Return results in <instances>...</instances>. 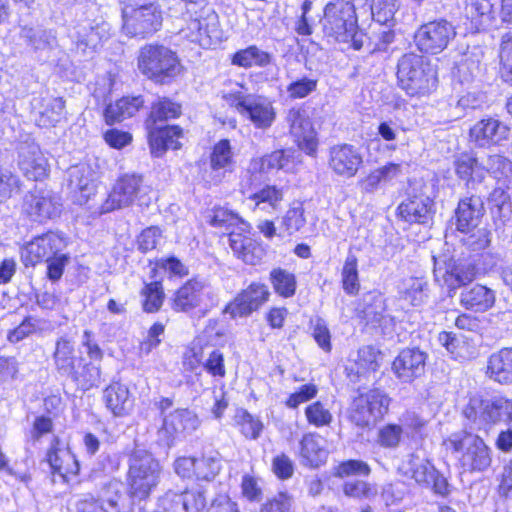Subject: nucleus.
I'll list each match as a JSON object with an SVG mask.
<instances>
[{
  "instance_id": "4468645a",
  "label": "nucleus",
  "mask_w": 512,
  "mask_h": 512,
  "mask_svg": "<svg viewBox=\"0 0 512 512\" xmlns=\"http://www.w3.org/2000/svg\"><path fill=\"white\" fill-rule=\"evenodd\" d=\"M66 246L67 242L63 236L55 232H48L28 242L21 249V258L25 266H35L64 251Z\"/></svg>"
},
{
  "instance_id": "ea45409f",
  "label": "nucleus",
  "mask_w": 512,
  "mask_h": 512,
  "mask_svg": "<svg viewBox=\"0 0 512 512\" xmlns=\"http://www.w3.org/2000/svg\"><path fill=\"white\" fill-rule=\"evenodd\" d=\"M47 462L53 473H57L64 478L68 474H78L80 469L76 456L69 449L55 447L54 443L47 452Z\"/></svg>"
},
{
  "instance_id": "bb28decb",
  "label": "nucleus",
  "mask_w": 512,
  "mask_h": 512,
  "mask_svg": "<svg viewBox=\"0 0 512 512\" xmlns=\"http://www.w3.org/2000/svg\"><path fill=\"white\" fill-rule=\"evenodd\" d=\"M253 123L256 128H269L275 120L276 113L272 103L263 96L248 95L242 115Z\"/></svg>"
},
{
  "instance_id": "4d7b16f0",
  "label": "nucleus",
  "mask_w": 512,
  "mask_h": 512,
  "mask_svg": "<svg viewBox=\"0 0 512 512\" xmlns=\"http://www.w3.org/2000/svg\"><path fill=\"white\" fill-rule=\"evenodd\" d=\"M305 210L302 204L291 207L285 213L281 220V229L288 236L300 231L306 225Z\"/></svg>"
},
{
  "instance_id": "393cba45",
  "label": "nucleus",
  "mask_w": 512,
  "mask_h": 512,
  "mask_svg": "<svg viewBox=\"0 0 512 512\" xmlns=\"http://www.w3.org/2000/svg\"><path fill=\"white\" fill-rule=\"evenodd\" d=\"M149 129V144L152 154L161 156L166 150H176L180 147L178 138L181 129L175 125L146 124Z\"/></svg>"
},
{
  "instance_id": "052dcab7",
  "label": "nucleus",
  "mask_w": 512,
  "mask_h": 512,
  "mask_svg": "<svg viewBox=\"0 0 512 512\" xmlns=\"http://www.w3.org/2000/svg\"><path fill=\"white\" fill-rule=\"evenodd\" d=\"M499 56L501 77L512 85V32L502 36Z\"/></svg>"
},
{
  "instance_id": "f3484780",
  "label": "nucleus",
  "mask_w": 512,
  "mask_h": 512,
  "mask_svg": "<svg viewBox=\"0 0 512 512\" xmlns=\"http://www.w3.org/2000/svg\"><path fill=\"white\" fill-rule=\"evenodd\" d=\"M269 296L270 292L265 284L252 283L226 306L225 311L233 318L249 316L267 302Z\"/></svg>"
},
{
  "instance_id": "412c9836",
  "label": "nucleus",
  "mask_w": 512,
  "mask_h": 512,
  "mask_svg": "<svg viewBox=\"0 0 512 512\" xmlns=\"http://www.w3.org/2000/svg\"><path fill=\"white\" fill-rule=\"evenodd\" d=\"M509 128L501 121L487 118L478 121L470 129V140L479 148H489L507 140Z\"/></svg>"
},
{
  "instance_id": "473e14b6",
  "label": "nucleus",
  "mask_w": 512,
  "mask_h": 512,
  "mask_svg": "<svg viewBox=\"0 0 512 512\" xmlns=\"http://www.w3.org/2000/svg\"><path fill=\"white\" fill-rule=\"evenodd\" d=\"M103 400L106 407L117 417L127 415L132 410L134 403L128 387L119 382L110 384L104 390Z\"/></svg>"
},
{
  "instance_id": "c9c22d12",
  "label": "nucleus",
  "mask_w": 512,
  "mask_h": 512,
  "mask_svg": "<svg viewBox=\"0 0 512 512\" xmlns=\"http://www.w3.org/2000/svg\"><path fill=\"white\" fill-rule=\"evenodd\" d=\"M69 187L74 192H80L82 197L88 199L94 193L97 173L86 163L73 166L69 169Z\"/></svg>"
},
{
  "instance_id": "c03bdc74",
  "label": "nucleus",
  "mask_w": 512,
  "mask_h": 512,
  "mask_svg": "<svg viewBox=\"0 0 512 512\" xmlns=\"http://www.w3.org/2000/svg\"><path fill=\"white\" fill-rule=\"evenodd\" d=\"M270 283L279 296L283 298H291L296 293L297 280L296 276L283 268H274L269 274Z\"/></svg>"
},
{
  "instance_id": "338daca9",
  "label": "nucleus",
  "mask_w": 512,
  "mask_h": 512,
  "mask_svg": "<svg viewBox=\"0 0 512 512\" xmlns=\"http://www.w3.org/2000/svg\"><path fill=\"white\" fill-rule=\"evenodd\" d=\"M255 164L256 159L254 158L250 161L247 170L242 176L240 185L243 193H253L261 187L264 181L266 173L262 169H254Z\"/></svg>"
},
{
  "instance_id": "f8f14e48",
  "label": "nucleus",
  "mask_w": 512,
  "mask_h": 512,
  "mask_svg": "<svg viewBox=\"0 0 512 512\" xmlns=\"http://www.w3.org/2000/svg\"><path fill=\"white\" fill-rule=\"evenodd\" d=\"M455 36L456 31L452 23L439 19L422 25L415 34V42L420 51L438 54Z\"/></svg>"
},
{
  "instance_id": "4be33fe9",
  "label": "nucleus",
  "mask_w": 512,
  "mask_h": 512,
  "mask_svg": "<svg viewBox=\"0 0 512 512\" xmlns=\"http://www.w3.org/2000/svg\"><path fill=\"white\" fill-rule=\"evenodd\" d=\"M454 168L457 176L465 181L468 190L483 192L486 190L484 181L486 179V167L483 166L474 156L463 153L454 161Z\"/></svg>"
},
{
  "instance_id": "6e6d98bb",
  "label": "nucleus",
  "mask_w": 512,
  "mask_h": 512,
  "mask_svg": "<svg viewBox=\"0 0 512 512\" xmlns=\"http://www.w3.org/2000/svg\"><path fill=\"white\" fill-rule=\"evenodd\" d=\"M287 122L290 126V133L295 137H303L305 135H309V133L314 132L312 123L306 112L301 109L292 108L288 111Z\"/></svg>"
},
{
  "instance_id": "0e129e2a",
  "label": "nucleus",
  "mask_w": 512,
  "mask_h": 512,
  "mask_svg": "<svg viewBox=\"0 0 512 512\" xmlns=\"http://www.w3.org/2000/svg\"><path fill=\"white\" fill-rule=\"evenodd\" d=\"M255 159V169H262L266 174L273 170L285 168L289 162V156L283 150H276L271 154Z\"/></svg>"
},
{
  "instance_id": "c756f323",
  "label": "nucleus",
  "mask_w": 512,
  "mask_h": 512,
  "mask_svg": "<svg viewBox=\"0 0 512 512\" xmlns=\"http://www.w3.org/2000/svg\"><path fill=\"white\" fill-rule=\"evenodd\" d=\"M495 292L480 284L465 287L460 294V304L467 310L485 312L493 307Z\"/></svg>"
},
{
  "instance_id": "a211bd4d",
  "label": "nucleus",
  "mask_w": 512,
  "mask_h": 512,
  "mask_svg": "<svg viewBox=\"0 0 512 512\" xmlns=\"http://www.w3.org/2000/svg\"><path fill=\"white\" fill-rule=\"evenodd\" d=\"M141 184V176L135 174H126L119 178L102 206L103 212L132 205L138 197Z\"/></svg>"
},
{
  "instance_id": "9d476101",
  "label": "nucleus",
  "mask_w": 512,
  "mask_h": 512,
  "mask_svg": "<svg viewBox=\"0 0 512 512\" xmlns=\"http://www.w3.org/2000/svg\"><path fill=\"white\" fill-rule=\"evenodd\" d=\"M68 36L77 52L90 55L109 39L110 24L102 16L81 19L69 29Z\"/></svg>"
},
{
  "instance_id": "13d9d810",
  "label": "nucleus",
  "mask_w": 512,
  "mask_h": 512,
  "mask_svg": "<svg viewBox=\"0 0 512 512\" xmlns=\"http://www.w3.org/2000/svg\"><path fill=\"white\" fill-rule=\"evenodd\" d=\"M73 382L80 384L83 388L89 389L98 386L101 380V370L98 365L89 362L83 365L82 370L74 369V375L69 376Z\"/></svg>"
},
{
  "instance_id": "20e7f679",
  "label": "nucleus",
  "mask_w": 512,
  "mask_h": 512,
  "mask_svg": "<svg viewBox=\"0 0 512 512\" xmlns=\"http://www.w3.org/2000/svg\"><path fill=\"white\" fill-rule=\"evenodd\" d=\"M184 15L187 26L182 32L191 42L208 48L219 38L218 17L206 0H186Z\"/></svg>"
},
{
  "instance_id": "a18cd8bd",
  "label": "nucleus",
  "mask_w": 512,
  "mask_h": 512,
  "mask_svg": "<svg viewBox=\"0 0 512 512\" xmlns=\"http://www.w3.org/2000/svg\"><path fill=\"white\" fill-rule=\"evenodd\" d=\"M270 62L271 55L254 45L237 51L232 57V63L234 65L244 68L252 66L265 67L270 64Z\"/></svg>"
},
{
  "instance_id": "bf43d9fd",
  "label": "nucleus",
  "mask_w": 512,
  "mask_h": 512,
  "mask_svg": "<svg viewBox=\"0 0 512 512\" xmlns=\"http://www.w3.org/2000/svg\"><path fill=\"white\" fill-rule=\"evenodd\" d=\"M304 413L307 422L317 428L329 426L333 421L332 413L321 401L309 404Z\"/></svg>"
},
{
  "instance_id": "79ce46f5",
  "label": "nucleus",
  "mask_w": 512,
  "mask_h": 512,
  "mask_svg": "<svg viewBox=\"0 0 512 512\" xmlns=\"http://www.w3.org/2000/svg\"><path fill=\"white\" fill-rule=\"evenodd\" d=\"M398 289L401 297L413 306L422 305L428 297V282L422 277L405 278Z\"/></svg>"
},
{
  "instance_id": "69168bd1",
  "label": "nucleus",
  "mask_w": 512,
  "mask_h": 512,
  "mask_svg": "<svg viewBox=\"0 0 512 512\" xmlns=\"http://www.w3.org/2000/svg\"><path fill=\"white\" fill-rule=\"evenodd\" d=\"M210 224L213 227L224 228L226 230H229L230 228L238 225L246 226V223L238 214L222 207L216 208L213 211V214L210 218Z\"/></svg>"
},
{
  "instance_id": "5701e85b",
  "label": "nucleus",
  "mask_w": 512,
  "mask_h": 512,
  "mask_svg": "<svg viewBox=\"0 0 512 512\" xmlns=\"http://www.w3.org/2000/svg\"><path fill=\"white\" fill-rule=\"evenodd\" d=\"M362 162L360 152L353 145H336L330 149L329 167L339 176L353 177Z\"/></svg>"
},
{
  "instance_id": "37998d69",
  "label": "nucleus",
  "mask_w": 512,
  "mask_h": 512,
  "mask_svg": "<svg viewBox=\"0 0 512 512\" xmlns=\"http://www.w3.org/2000/svg\"><path fill=\"white\" fill-rule=\"evenodd\" d=\"M128 493L123 492L128 496L131 503V512L134 505H141L146 502L150 497L152 491L157 487L159 482L150 481L146 478H141L127 474Z\"/></svg>"
},
{
  "instance_id": "5fc2aeb1",
  "label": "nucleus",
  "mask_w": 512,
  "mask_h": 512,
  "mask_svg": "<svg viewBox=\"0 0 512 512\" xmlns=\"http://www.w3.org/2000/svg\"><path fill=\"white\" fill-rule=\"evenodd\" d=\"M144 297L143 310L147 313H155L160 310L164 301V291L162 284L158 281L145 284L141 291Z\"/></svg>"
},
{
  "instance_id": "aec40b11",
  "label": "nucleus",
  "mask_w": 512,
  "mask_h": 512,
  "mask_svg": "<svg viewBox=\"0 0 512 512\" xmlns=\"http://www.w3.org/2000/svg\"><path fill=\"white\" fill-rule=\"evenodd\" d=\"M427 355L418 348L401 350L392 363V371L403 383H411L425 372Z\"/></svg>"
},
{
  "instance_id": "a19ab883",
  "label": "nucleus",
  "mask_w": 512,
  "mask_h": 512,
  "mask_svg": "<svg viewBox=\"0 0 512 512\" xmlns=\"http://www.w3.org/2000/svg\"><path fill=\"white\" fill-rule=\"evenodd\" d=\"M464 16L470 20L471 28L480 30L491 25L494 19L490 0H469L464 7Z\"/></svg>"
},
{
  "instance_id": "dca6fc26",
  "label": "nucleus",
  "mask_w": 512,
  "mask_h": 512,
  "mask_svg": "<svg viewBox=\"0 0 512 512\" xmlns=\"http://www.w3.org/2000/svg\"><path fill=\"white\" fill-rule=\"evenodd\" d=\"M61 208L60 197L50 190H34L24 197L23 210L33 221L54 219L60 215Z\"/></svg>"
},
{
  "instance_id": "f704fd0d",
  "label": "nucleus",
  "mask_w": 512,
  "mask_h": 512,
  "mask_svg": "<svg viewBox=\"0 0 512 512\" xmlns=\"http://www.w3.org/2000/svg\"><path fill=\"white\" fill-rule=\"evenodd\" d=\"M229 244L237 257L250 265L259 263L264 255V250L256 241L234 230L229 232Z\"/></svg>"
},
{
  "instance_id": "7ed1b4c3",
  "label": "nucleus",
  "mask_w": 512,
  "mask_h": 512,
  "mask_svg": "<svg viewBox=\"0 0 512 512\" xmlns=\"http://www.w3.org/2000/svg\"><path fill=\"white\" fill-rule=\"evenodd\" d=\"M444 445L453 453H460L459 464L466 472L486 471L492 463L491 449L478 435L461 430L444 440Z\"/></svg>"
},
{
  "instance_id": "de8ad7c7",
  "label": "nucleus",
  "mask_w": 512,
  "mask_h": 512,
  "mask_svg": "<svg viewBox=\"0 0 512 512\" xmlns=\"http://www.w3.org/2000/svg\"><path fill=\"white\" fill-rule=\"evenodd\" d=\"M249 199L253 200L259 209L276 210L283 200V191L275 185H265L249 194Z\"/></svg>"
},
{
  "instance_id": "2eb2a0df",
  "label": "nucleus",
  "mask_w": 512,
  "mask_h": 512,
  "mask_svg": "<svg viewBox=\"0 0 512 512\" xmlns=\"http://www.w3.org/2000/svg\"><path fill=\"white\" fill-rule=\"evenodd\" d=\"M17 166L29 180L39 181L48 175L49 163L34 140H25L17 146Z\"/></svg>"
},
{
  "instance_id": "f257e3e1",
  "label": "nucleus",
  "mask_w": 512,
  "mask_h": 512,
  "mask_svg": "<svg viewBox=\"0 0 512 512\" xmlns=\"http://www.w3.org/2000/svg\"><path fill=\"white\" fill-rule=\"evenodd\" d=\"M399 86L409 96H427L438 86L436 67L429 60L414 53L404 54L397 64Z\"/></svg>"
},
{
  "instance_id": "72a5a7b5",
  "label": "nucleus",
  "mask_w": 512,
  "mask_h": 512,
  "mask_svg": "<svg viewBox=\"0 0 512 512\" xmlns=\"http://www.w3.org/2000/svg\"><path fill=\"white\" fill-rule=\"evenodd\" d=\"M18 38L21 44L26 45L34 51L51 50L57 45L56 32L40 27L28 25L20 26Z\"/></svg>"
},
{
  "instance_id": "864d4df0",
  "label": "nucleus",
  "mask_w": 512,
  "mask_h": 512,
  "mask_svg": "<svg viewBox=\"0 0 512 512\" xmlns=\"http://www.w3.org/2000/svg\"><path fill=\"white\" fill-rule=\"evenodd\" d=\"M221 470V458L218 453L203 455L196 458L195 478L197 480L211 481Z\"/></svg>"
},
{
  "instance_id": "3c124183",
  "label": "nucleus",
  "mask_w": 512,
  "mask_h": 512,
  "mask_svg": "<svg viewBox=\"0 0 512 512\" xmlns=\"http://www.w3.org/2000/svg\"><path fill=\"white\" fill-rule=\"evenodd\" d=\"M47 324L44 319L27 316L15 329L8 333L7 338L11 343H18L33 333L44 331Z\"/></svg>"
},
{
  "instance_id": "7c9ffc66",
  "label": "nucleus",
  "mask_w": 512,
  "mask_h": 512,
  "mask_svg": "<svg viewBox=\"0 0 512 512\" xmlns=\"http://www.w3.org/2000/svg\"><path fill=\"white\" fill-rule=\"evenodd\" d=\"M33 107L38 114L37 124L41 127H51L63 118L65 101L61 97L52 96L35 98Z\"/></svg>"
},
{
  "instance_id": "c85d7f7f",
  "label": "nucleus",
  "mask_w": 512,
  "mask_h": 512,
  "mask_svg": "<svg viewBox=\"0 0 512 512\" xmlns=\"http://www.w3.org/2000/svg\"><path fill=\"white\" fill-rule=\"evenodd\" d=\"M486 375L490 380L502 385L512 383V348H503L490 355Z\"/></svg>"
},
{
  "instance_id": "f03ea898",
  "label": "nucleus",
  "mask_w": 512,
  "mask_h": 512,
  "mask_svg": "<svg viewBox=\"0 0 512 512\" xmlns=\"http://www.w3.org/2000/svg\"><path fill=\"white\" fill-rule=\"evenodd\" d=\"M462 413L478 430L488 431L499 423L512 425V400L503 396L483 398L473 395Z\"/></svg>"
},
{
  "instance_id": "774afa93",
  "label": "nucleus",
  "mask_w": 512,
  "mask_h": 512,
  "mask_svg": "<svg viewBox=\"0 0 512 512\" xmlns=\"http://www.w3.org/2000/svg\"><path fill=\"white\" fill-rule=\"evenodd\" d=\"M20 189L19 177L8 169H0V203L18 194Z\"/></svg>"
},
{
  "instance_id": "a878e982",
  "label": "nucleus",
  "mask_w": 512,
  "mask_h": 512,
  "mask_svg": "<svg viewBox=\"0 0 512 512\" xmlns=\"http://www.w3.org/2000/svg\"><path fill=\"white\" fill-rule=\"evenodd\" d=\"M433 201L425 195L408 197L397 208L398 215L408 223L426 224L432 218Z\"/></svg>"
},
{
  "instance_id": "4c0bfd02",
  "label": "nucleus",
  "mask_w": 512,
  "mask_h": 512,
  "mask_svg": "<svg viewBox=\"0 0 512 512\" xmlns=\"http://www.w3.org/2000/svg\"><path fill=\"white\" fill-rule=\"evenodd\" d=\"M53 360L55 368L61 376L69 378L74 375L77 357L73 343L66 336L57 339Z\"/></svg>"
},
{
  "instance_id": "603ef678",
  "label": "nucleus",
  "mask_w": 512,
  "mask_h": 512,
  "mask_svg": "<svg viewBox=\"0 0 512 512\" xmlns=\"http://www.w3.org/2000/svg\"><path fill=\"white\" fill-rule=\"evenodd\" d=\"M357 266V257L349 253L345 259L341 273L343 289L349 295L357 294L360 288Z\"/></svg>"
},
{
  "instance_id": "58836bf2",
  "label": "nucleus",
  "mask_w": 512,
  "mask_h": 512,
  "mask_svg": "<svg viewBox=\"0 0 512 512\" xmlns=\"http://www.w3.org/2000/svg\"><path fill=\"white\" fill-rule=\"evenodd\" d=\"M144 102L142 96H126L113 104H109L104 111L106 123L112 125L132 117L144 105Z\"/></svg>"
},
{
  "instance_id": "39448f33",
  "label": "nucleus",
  "mask_w": 512,
  "mask_h": 512,
  "mask_svg": "<svg viewBox=\"0 0 512 512\" xmlns=\"http://www.w3.org/2000/svg\"><path fill=\"white\" fill-rule=\"evenodd\" d=\"M390 397L380 388H372L354 398L348 418L359 428H373L388 412Z\"/></svg>"
},
{
  "instance_id": "2f4dec72",
  "label": "nucleus",
  "mask_w": 512,
  "mask_h": 512,
  "mask_svg": "<svg viewBox=\"0 0 512 512\" xmlns=\"http://www.w3.org/2000/svg\"><path fill=\"white\" fill-rule=\"evenodd\" d=\"M234 167L233 153L229 140L222 139L216 143L210 155V168L212 180L218 184L231 173Z\"/></svg>"
},
{
  "instance_id": "680f3d73",
  "label": "nucleus",
  "mask_w": 512,
  "mask_h": 512,
  "mask_svg": "<svg viewBox=\"0 0 512 512\" xmlns=\"http://www.w3.org/2000/svg\"><path fill=\"white\" fill-rule=\"evenodd\" d=\"M342 490L345 496L359 500L370 499L377 494L375 486L366 481L358 479L346 481L343 484Z\"/></svg>"
},
{
  "instance_id": "e433bc0d",
  "label": "nucleus",
  "mask_w": 512,
  "mask_h": 512,
  "mask_svg": "<svg viewBox=\"0 0 512 512\" xmlns=\"http://www.w3.org/2000/svg\"><path fill=\"white\" fill-rule=\"evenodd\" d=\"M401 469L404 474L410 476L418 484L426 487L436 475L435 467L425 457L420 456L417 452L411 453L407 459L403 461Z\"/></svg>"
},
{
  "instance_id": "9b49d317",
  "label": "nucleus",
  "mask_w": 512,
  "mask_h": 512,
  "mask_svg": "<svg viewBox=\"0 0 512 512\" xmlns=\"http://www.w3.org/2000/svg\"><path fill=\"white\" fill-rule=\"evenodd\" d=\"M212 304L213 291L208 281L192 278L175 292L171 307L176 312L189 313L196 308H208Z\"/></svg>"
},
{
  "instance_id": "1a4fd4ad",
  "label": "nucleus",
  "mask_w": 512,
  "mask_h": 512,
  "mask_svg": "<svg viewBox=\"0 0 512 512\" xmlns=\"http://www.w3.org/2000/svg\"><path fill=\"white\" fill-rule=\"evenodd\" d=\"M76 512H131V503L123 492L119 481H109L101 490L100 498L92 494L76 496L74 503Z\"/></svg>"
},
{
  "instance_id": "8fccbe9b",
  "label": "nucleus",
  "mask_w": 512,
  "mask_h": 512,
  "mask_svg": "<svg viewBox=\"0 0 512 512\" xmlns=\"http://www.w3.org/2000/svg\"><path fill=\"white\" fill-rule=\"evenodd\" d=\"M234 420L237 426L240 427L241 433L249 439L256 440L260 437L263 430L262 421L254 417L247 410L240 408L237 409Z\"/></svg>"
},
{
  "instance_id": "423d86ee",
  "label": "nucleus",
  "mask_w": 512,
  "mask_h": 512,
  "mask_svg": "<svg viewBox=\"0 0 512 512\" xmlns=\"http://www.w3.org/2000/svg\"><path fill=\"white\" fill-rule=\"evenodd\" d=\"M140 71L150 79L165 82L180 73V63L176 54L163 45H146L138 57Z\"/></svg>"
},
{
  "instance_id": "6ab92c4d",
  "label": "nucleus",
  "mask_w": 512,
  "mask_h": 512,
  "mask_svg": "<svg viewBox=\"0 0 512 512\" xmlns=\"http://www.w3.org/2000/svg\"><path fill=\"white\" fill-rule=\"evenodd\" d=\"M485 214L482 192L461 198L455 210V225L459 232H471L481 223Z\"/></svg>"
},
{
  "instance_id": "ddd939ff",
  "label": "nucleus",
  "mask_w": 512,
  "mask_h": 512,
  "mask_svg": "<svg viewBox=\"0 0 512 512\" xmlns=\"http://www.w3.org/2000/svg\"><path fill=\"white\" fill-rule=\"evenodd\" d=\"M200 426V420L196 413L189 409H176L163 416V423L158 430V441L167 447H171L179 437H185L193 433Z\"/></svg>"
},
{
  "instance_id": "b1692460",
  "label": "nucleus",
  "mask_w": 512,
  "mask_h": 512,
  "mask_svg": "<svg viewBox=\"0 0 512 512\" xmlns=\"http://www.w3.org/2000/svg\"><path fill=\"white\" fill-rule=\"evenodd\" d=\"M161 471L159 461L148 450L136 447L130 453L127 474L159 482Z\"/></svg>"
},
{
  "instance_id": "09e8293b",
  "label": "nucleus",
  "mask_w": 512,
  "mask_h": 512,
  "mask_svg": "<svg viewBox=\"0 0 512 512\" xmlns=\"http://www.w3.org/2000/svg\"><path fill=\"white\" fill-rule=\"evenodd\" d=\"M181 114L180 104L171 101L169 98H159L152 104L149 119L146 124H157L179 117Z\"/></svg>"
},
{
  "instance_id": "0eeeda50",
  "label": "nucleus",
  "mask_w": 512,
  "mask_h": 512,
  "mask_svg": "<svg viewBox=\"0 0 512 512\" xmlns=\"http://www.w3.org/2000/svg\"><path fill=\"white\" fill-rule=\"evenodd\" d=\"M323 34L337 42H349L356 36L354 7L347 1L329 2L320 19Z\"/></svg>"
},
{
  "instance_id": "cd10ccee",
  "label": "nucleus",
  "mask_w": 512,
  "mask_h": 512,
  "mask_svg": "<svg viewBox=\"0 0 512 512\" xmlns=\"http://www.w3.org/2000/svg\"><path fill=\"white\" fill-rule=\"evenodd\" d=\"M300 463L310 468H318L324 464L328 451L324 447V439L317 433H307L300 441Z\"/></svg>"
},
{
  "instance_id": "e2e57ef3",
  "label": "nucleus",
  "mask_w": 512,
  "mask_h": 512,
  "mask_svg": "<svg viewBox=\"0 0 512 512\" xmlns=\"http://www.w3.org/2000/svg\"><path fill=\"white\" fill-rule=\"evenodd\" d=\"M364 314L367 319L372 322L380 323L385 312V300L381 293L370 292L366 295Z\"/></svg>"
},
{
  "instance_id": "6e6552de",
  "label": "nucleus",
  "mask_w": 512,
  "mask_h": 512,
  "mask_svg": "<svg viewBox=\"0 0 512 512\" xmlns=\"http://www.w3.org/2000/svg\"><path fill=\"white\" fill-rule=\"evenodd\" d=\"M435 280L448 288V295L453 297L457 289L467 286L476 276L474 263L464 257H433Z\"/></svg>"
},
{
  "instance_id": "49530a36",
  "label": "nucleus",
  "mask_w": 512,
  "mask_h": 512,
  "mask_svg": "<svg viewBox=\"0 0 512 512\" xmlns=\"http://www.w3.org/2000/svg\"><path fill=\"white\" fill-rule=\"evenodd\" d=\"M486 171L493 175L497 184L512 190V162L508 158L498 154L489 156Z\"/></svg>"
}]
</instances>
